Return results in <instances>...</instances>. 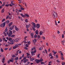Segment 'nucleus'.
Wrapping results in <instances>:
<instances>
[{"label":"nucleus","instance_id":"obj_57","mask_svg":"<svg viewBox=\"0 0 65 65\" xmlns=\"http://www.w3.org/2000/svg\"><path fill=\"white\" fill-rule=\"evenodd\" d=\"M15 36V35H12L11 36V37H14Z\"/></svg>","mask_w":65,"mask_h":65},{"label":"nucleus","instance_id":"obj_56","mask_svg":"<svg viewBox=\"0 0 65 65\" xmlns=\"http://www.w3.org/2000/svg\"><path fill=\"white\" fill-rule=\"evenodd\" d=\"M25 46H26V47H29V45H28L27 44H26V45H25Z\"/></svg>","mask_w":65,"mask_h":65},{"label":"nucleus","instance_id":"obj_10","mask_svg":"<svg viewBox=\"0 0 65 65\" xmlns=\"http://www.w3.org/2000/svg\"><path fill=\"white\" fill-rule=\"evenodd\" d=\"M14 60V58H12L10 60V61L11 62H13V61Z\"/></svg>","mask_w":65,"mask_h":65},{"label":"nucleus","instance_id":"obj_7","mask_svg":"<svg viewBox=\"0 0 65 65\" xmlns=\"http://www.w3.org/2000/svg\"><path fill=\"white\" fill-rule=\"evenodd\" d=\"M35 61H36L37 63H40V60L38 59H35Z\"/></svg>","mask_w":65,"mask_h":65},{"label":"nucleus","instance_id":"obj_19","mask_svg":"<svg viewBox=\"0 0 65 65\" xmlns=\"http://www.w3.org/2000/svg\"><path fill=\"white\" fill-rule=\"evenodd\" d=\"M8 31V29H7V27H6V29H5V32H6Z\"/></svg>","mask_w":65,"mask_h":65},{"label":"nucleus","instance_id":"obj_6","mask_svg":"<svg viewBox=\"0 0 65 65\" xmlns=\"http://www.w3.org/2000/svg\"><path fill=\"white\" fill-rule=\"evenodd\" d=\"M14 25H12V27H10L9 28L10 30H13V28H14Z\"/></svg>","mask_w":65,"mask_h":65},{"label":"nucleus","instance_id":"obj_35","mask_svg":"<svg viewBox=\"0 0 65 65\" xmlns=\"http://www.w3.org/2000/svg\"><path fill=\"white\" fill-rule=\"evenodd\" d=\"M3 34L5 35V36H6V35H7V34H6L5 32H3Z\"/></svg>","mask_w":65,"mask_h":65},{"label":"nucleus","instance_id":"obj_25","mask_svg":"<svg viewBox=\"0 0 65 65\" xmlns=\"http://www.w3.org/2000/svg\"><path fill=\"white\" fill-rule=\"evenodd\" d=\"M21 15L22 17H24V18H25V15H24L22 13H21Z\"/></svg>","mask_w":65,"mask_h":65},{"label":"nucleus","instance_id":"obj_11","mask_svg":"<svg viewBox=\"0 0 65 65\" xmlns=\"http://www.w3.org/2000/svg\"><path fill=\"white\" fill-rule=\"evenodd\" d=\"M29 17V15L27 14H24V17H28V18Z\"/></svg>","mask_w":65,"mask_h":65},{"label":"nucleus","instance_id":"obj_54","mask_svg":"<svg viewBox=\"0 0 65 65\" xmlns=\"http://www.w3.org/2000/svg\"><path fill=\"white\" fill-rule=\"evenodd\" d=\"M26 58H27V57H25L23 59V60H26Z\"/></svg>","mask_w":65,"mask_h":65},{"label":"nucleus","instance_id":"obj_48","mask_svg":"<svg viewBox=\"0 0 65 65\" xmlns=\"http://www.w3.org/2000/svg\"><path fill=\"white\" fill-rule=\"evenodd\" d=\"M9 18V16L8 15H7V17H6V19L7 20V19H8V18Z\"/></svg>","mask_w":65,"mask_h":65},{"label":"nucleus","instance_id":"obj_3","mask_svg":"<svg viewBox=\"0 0 65 65\" xmlns=\"http://www.w3.org/2000/svg\"><path fill=\"white\" fill-rule=\"evenodd\" d=\"M6 24V23L5 22H4L2 24H1V25H0V26L1 27H5V24Z\"/></svg>","mask_w":65,"mask_h":65},{"label":"nucleus","instance_id":"obj_53","mask_svg":"<svg viewBox=\"0 0 65 65\" xmlns=\"http://www.w3.org/2000/svg\"><path fill=\"white\" fill-rule=\"evenodd\" d=\"M5 3H3V4L2 5V6H4L5 5Z\"/></svg>","mask_w":65,"mask_h":65},{"label":"nucleus","instance_id":"obj_41","mask_svg":"<svg viewBox=\"0 0 65 65\" xmlns=\"http://www.w3.org/2000/svg\"><path fill=\"white\" fill-rule=\"evenodd\" d=\"M56 58H57V59H58V55H56Z\"/></svg>","mask_w":65,"mask_h":65},{"label":"nucleus","instance_id":"obj_16","mask_svg":"<svg viewBox=\"0 0 65 65\" xmlns=\"http://www.w3.org/2000/svg\"><path fill=\"white\" fill-rule=\"evenodd\" d=\"M32 38H33V35H34V34L33 33H31L30 34Z\"/></svg>","mask_w":65,"mask_h":65},{"label":"nucleus","instance_id":"obj_36","mask_svg":"<svg viewBox=\"0 0 65 65\" xmlns=\"http://www.w3.org/2000/svg\"><path fill=\"white\" fill-rule=\"evenodd\" d=\"M1 52H3L4 51V50H3V49H2V48H1Z\"/></svg>","mask_w":65,"mask_h":65},{"label":"nucleus","instance_id":"obj_43","mask_svg":"<svg viewBox=\"0 0 65 65\" xmlns=\"http://www.w3.org/2000/svg\"><path fill=\"white\" fill-rule=\"evenodd\" d=\"M55 25L56 26H57V21H55Z\"/></svg>","mask_w":65,"mask_h":65},{"label":"nucleus","instance_id":"obj_64","mask_svg":"<svg viewBox=\"0 0 65 65\" xmlns=\"http://www.w3.org/2000/svg\"><path fill=\"white\" fill-rule=\"evenodd\" d=\"M40 55V54H38L37 55L38 57H39V56Z\"/></svg>","mask_w":65,"mask_h":65},{"label":"nucleus","instance_id":"obj_22","mask_svg":"<svg viewBox=\"0 0 65 65\" xmlns=\"http://www.w3.org/2000/svg\"><path fill=\"white\" fill-rule=\"evenodd\" d=\"M52 53H50L48 55V56L50 58L51 57V56H52Z\"/></svg>","mask_w":65,"mask_h":65},{"label":"nucleus","instance_id":"obj_47","mask_svg":"<svg viewBox=\"0 0 65 65\" xmlns=\"http://www.w3.org/2000/svg\"><path fill=\"white\" fill-rule=\"evenodd\" d=\"M51 57H50V59H53V58H54V57H53V55H52Z\"/></svg>","mask_w":65,"mask_h":65},{"label":"nucleus","instance_id":"obj_49","mask_svg":"<svg viewBox=\"0 0 65 65\" xmlns=\"http://www.w3.org/2000/svg\"><path fill=\"white\" fill-rule=\"evenodd\" d=\"M61 42H62V43L63 42V43H64V42H65V40H63L61 41Z\"/></svg>","mask_w":65,"mask_h":65},{"label":"nucleus","instance_id":"obj_33","mask_svg":"<svg viewBox=\"0 0 65 65\" xmlns=\"http://www.w3.org/2000/svg\"><path fill=\"white\" fill-rule=\"evenodd\" d=\"M43 59H42V58H40V62H42V61H43Z\"/></svg>","mask_w":65,"mask_h":65},{"label":"nucleus","instance_id":"obj_44","mask_svg":"<svg viewBox=\"0 0 65 65\" xmlns=\"http://www.w3.org/2000/svg\"><path fill=\"white\" fill-rule=\"evenodd\" d=\"M21 10H24L25 9L23 7H21Z\"/></svg>","mask_w":65,"mask_h":65},{"label":"nucleus","instance_id":"obj_45","mask_svg":"<svg viewBox=\"0 0 65 65\" xmlns=\"http://www.w3.org/2000/svg\"><path fill=\"white\" fill-rule=\"evenodd\" d=\"M37 37H38V38H40V37H40V35H38L37 36Z\"/></svg>","mask_w":65,"mask_h":65},{"label":"nucleus","instance_id":"obj_29","mask_svg":"<svg viewBox=\"0 0 65 65\" xmlns=\"http://www.w3.org/2000/svg\"><path fill=\"white\" fill-rule=\"evenodd\" d=\"M27 37L26 36L24 38L25 39V41H26V40H27Z\"/></svg>","mask_w":65,"mask_h":65},{"label":"nucleus","instance_id":"obj_23","mask_svg":"<svg viewBox=\"0 0 65 65\" xmlns=\"http://www.w3.org/2000/svg\"><path fill=\"white\" fill-rule=\"evenodd\" d=\"M42 49H43V47H40L39 48V50L40 51H41Z\"/></svg>","mask_w":65,"mask_h":65},{"label":"nucleus","instance_id":"obj_17","mask_svg":"<svg viewBox=\"0 0 65 65\" xmlns=\"http://www.w3.org/2000/svg\"><path fill=\"white\" fill-rule=\"evenodd\" d=\"M9 41L11 42H13V40H12V39H11V38H10L9 39Z\"/></svg>","mask_w":65,"mask_h":65},{"label":"nucleus","instance_id":"obj_18","mask_svg":"<svg viewBox=\"0 0 65 65\" xmlns=\"http://www.w3.org/2000/svg\"><path fill=\"white\" fill-rule=\"evenodd\" d=\"M12 22H11L9 23V27H10L12 25Z\"/></svg>","mask_w":65,"mask_h":65},{"label":"nucleus","instance_id":"obj_63","mask_svg":"<svg viewBox=\"0 0 65 65\" xmlns=\"http://www.w3.org/2000/svg\"><path fill=\"white\" fill-rule=\"evenodd\" d=\"M18 11L19 12H21V11H22V10H18Z\"/></svg>","mask_w":65,"mask_h":65},{"label":"nucleus","instance_id":"obj_61","mask_svg":"<svg viewBox=\"0 0 65 65\" xmlns=\"http://www.w3.org/2000/svg\"><path fill=\"white\" fill-rule=\"evenodd\" d=\"M24 54H23L22 55V58H24Z\"/></svg>","mask_w":65,"mask_h":65},{"label":"nucleus","instance_id":"obj_13","mask_svg":"<svg viewBox=\"0 0 65 65\" xmlns=\"http://www.w3.org/2000/svg\"><path fill=\"white\" fill-rule=\"evenodd\" d=\"M36 26L37 28H39V27H40V25L39 24H36Z\"/></svg>","mask_w":65,"mask_h":65},{"label":"nucleus","instance_id":"obj_27","mask_svg":"<svg viewBox=\"0 0 65 65\" xmlns=\"http://www.w3.org/2000/svg\"><path fill=\"white\" fill-rule=\"evenodd\" d=\"M2 13H4V9H3L1 11Z\"/></svg>","mask_w":65,"mask_h":65},{"label":"nucleus","instance_id":"obj_26","mask_svg":"<svg viewBox=\"0 0 65 65\" xmlns=\"http://www.w3.org/2000/svg\"><path fill=\"white\" fill-rule=\"evenodd\" d=\"M12 57L13 58H15V57H16L17 56H15V55H13L12 56Z\"/></svg>","mask_w":65,"mask_h":65},{"label":"nucleus","instance_id":"obj_4","mask_svg":"<svg viewBox=\"0 0 65 65\" xmlns=\"http://www.w3.org/2000/svg\"><path fill=\"white\" fill-rule=\"evenodd\" d=\"M53 16L54 17H57V13L55 11H53Z\"/></svg>","mask_w":65,"mask_h":65},{"label":"nucleus","instance_id":"obj_39","mask_svg":"<svg viewBox=\"0 0 65 65\" xmlns=\"http://www.w3.org/2000/svg\"><path fill=\"white\" fill-rule=\"evenodd\" d=\"M34 60V58H32L30 60H31V61H33V60Z\"/></svg>","mask_w":65,"mask_h":65},{"label":"nucleus","instance_id":"obj_59","mask_svg":"<svg viewBox=\"0 0 65 65\" xmlns=\"http://www.w3.org/2000/svg\"><path fill=\"white\" fill-rule=\"evenodd\" d=\"M45 53H46V54H47V51L46 49H45Z\"/></svg>","mask_w":65,"mask_h":65},{"label":"nucleus","instance_id":"obj_34","mask_svg":"<svg viewBox=\"0 0 65 65\" xmlns=\"http://www.w3.org/2000/svg\"><path fill=\"white\" fill-rule=\"evenodd\" d=\"M62 64V65H65V62H62L61 63Z\"/></svg>","mask_w":65,"mask_h":65},{"label":"nucleus","instance_id":"obj_21","mask_svg":"<svg viewBox=\"0 0 65 65\" xmlns=\"http://www.w3.org/2000/svg\"><path fill=\"white\" fill-rule=\"evenodd\" d=\"M15 30H16V31H18V30H19V28H18V27H17L16 26L15 27Z\"/></svg>","mask_w":65,"mask_h":65},{"label":"nucleus","instance_id":"obj_40","mask_svg":"<svg viewBox=\"0 0 65 65\" xmlns=\"http://www.w3.org/2000/svg\"><path fill=\"white\" fill-rule=\"evenodd\" d=\"M37 35L35 34L34 36V38H37Z\"/></svg>","mask_w":65,"mask_h":65},{"label":"nucleus","instance_id":"obj_15","mask_svg":"<svg viewBox=\"0 0 65 65\" xmlns=\"http://www.w3.org/2000/svg\"><path fill=\"white\" fill-rule=\"evenodd\" d=\"M43 34V31H41L39 32V34L40 35H42Z\"/></svg>","mask_w":65,"mask_h":65},{"label":"nucleus","instance_id":"obj_1","mask_svg":"<svg viewBox=\"0 0 65 65\" xmlns=\"http://www.w3.org/2000/svg\"><path fill=\"white\" fill-rule=\"evenodd\" d=\"M36 52V47H34L33 48H32L31 50V56L35 55V53Z\"/></svg>","mask_w":65,"mask_h":65},{"label":"nucleus","instance_id":"obj_42","mask_svg":"<svg viewBox=\"0 0 65 65\" xmlns=\"http://www.w3.org/2000/svg\"><path fill=\"white\" fill-rule=\"evenodd\" d=\"M9 33H11V34H12V31H11L10 30H9Z\"/></svg>","mask_w":65,"mask_h":65},{"label":"nucleus","instance_id":"obj_31","mask_svg":"<svg viewBox=\"0 0 65 65\" xmlns=\"http://www.w3.org/2000/svg\"><path fill=\"white\" fill-rule=\"evenodd\" d=\"M25 22L26 23H28V19H26L25 20Z\"/></svg>","mask_w":65,"mask_h":65},{"label":"nucleus","instance_id":"obj_50","mask_svg":"<svg viewBox=\"0 0 65 65\" xmlns=\"http://www.w3.org/2000/svg\"><path fill=\"white\" fill-rule=\"evenodd\" d=\"M24 49H25V50H28V48H27V47H24Z\"/></svg>","mask_w":65,"mask_h":65},{"label":"nucleus","instance_id":"obj_62","mask_svg":"<svg viewBox=\"0 0 65 65\" xmlns=\"http://www.w3.org/2000/svg\"><path fill=\"white\" fill-rule=\"evenodd\" d=\"M23 42H24V43H25V44H26V43H27V42H26V41H24Z\"/></svg>","mask_w":65,"mask_h":65},{"label":"nucleus","instance_id":"obj_55","mask_svg":"<svg viewBox=\"0 0 65 65\" xmlns=\"http://www.w3.org/2000/svg\"><path fill=\"white\" fill-rule=\"evenodd\" d=\"M32 28L33 29V30H34L35 31V28L36 27H32Z\"/></svg>","mask_w":65,"mask_h":65},{"label":"nucleus","instance_id":"obj_24","mask_svg":"<svg viewBox=\"0 0 65 65\" xmlns=\"http://www.w3.org/2000/svg\"><path fill=\"white\" fill-rule=\"evenodd\" d=\"M13 1H11V4H12V5H14V4H13Z\"/></svg>","mask_w":65,"mask_h":65},{"label":"nucleus","instance_id":"obj_8","mask_svg":"<svg viewBox=\"0 0 65 65\" xmlns=\"http://www.w3.org/2000/svg\"><path fill=\"white\" fill-rule=\"evenodd\" d=\"M52 53L53 54V56H55L56 55V54H57V52H55L54 50H53L52 51Z\"/></svg>","mask_w":65,"mask_h":65},{"label":"nucleus","instance_id":"obj_52","mask_svg":"<svg viewBox=\"0 0 65 65\" xmlns=\"http://www.w3.org/2000/svg\"><path fill=\"white\" fill-rule=\"evenodd\" d=\"M41 64H45V63L43 62H41Z\"/></svg>","mask_w":65,"mask_h":65},{"label":"nucleus","instance_id":"obj_30","mask_svg":"<svg viewBox=\"0 0 65 65\" xmlns=\"http://www.w3.org/2000/svg\"><path fill=\"white\" fill-rule=\"evenodd\" d=\"M19 59V57H16L15 58V60H17Z\"/></svg>","mask_w":65,"mask_h":65},{"label":"nucleus","instance_id":"obj_2","mask_svg":"<svg viewBox=\"0 0 65 65\" xmlns=\"http://www.w3.org/2000/svg\"><path fill=\"white\" fill-rule=\"evenodd\" d=\"M21 45V44L17 43V44H16L14 46H13V49H15L17 47H18V46H20V45Z\"/></svg>","mask_w":65,"mask_h":65},{"label":"nucleus","instance_id":"obj_28","mask_svg":"<svg viewBox=\"0 0 65 65\" xmlns=\"http://www.w3.org/2000/svg\"><path fill=\"white\" fill-rule=\"evenodd\" d=\"M36 34H38V30H37L36 32Z\"/></svg>","mask_w":65,"mask_h":65},{"label":"nucleus","instance_id":"obj_46","mask_svg":"<svg viewBox=\"0 0 65 65\" xmlns=\"http://www.w3.org/2000/svg\"><path fill=\"white\" fill-rule=\"evenodd\" d=\"M26 54L27 55V56H30V54H29L28 53H27Z\"/></svg>","mask_w":65,"mask_h":65},{"label":"nucleus","instance_id":"obj_51","mask_svg":"<svg viewBox=\"0 0 65 65\" xmlns=\"http://www.w3.org/2000/svg\"><path fill=\"white\" fill-rule=\"evenodd\" d=\"M9 4H6L5 5L6 6V7H8V6H9Z\"/></svg>","mask_w":65,"mask_h":65},{"label":"nucleus","instance_id":"obj_60","mask_svg":"<svg viewBox=\"0 0 65 65\" xmlns=\"http://www.w3.org/2000/svg\"><path fill=\"white\" fill-rule=\"evenodd\" d=\"M5 21V19H3L2 20V22H3L4 21Z\"/></svg>","mask_w":65,"mask_h":65},{"label":"nucleus","instance_id":"obj_20","mask_svg":"<svg viewBox=\"0 0 65 65\" xmlns=\"http://www.w3.org/2000/svg\"><path fill=\"white\" fill-rule=\"evenodd\" d=\"M36 41H37V39H34L33 40V42H36Z\"/></svg>","mask_w":65,"mask_h":65},{"label":"nucleus","instance_id":"obj_58","mask_svg":"<svg viewBox=\"0 0 65 65\" xmlns=\"http://www.w3.org/2000/svg\"><path fill=\"white\" fill-rule=\"evenodd\" d=\"M61 59L62 60H64V58L62 56L61 57Z\"/></svg>","mask_w":65,"mask_h":65},{"label":"nucleus","instance_id":"obj_5","mask_svg":"<svg viewBox=\"0 0 65 65\" xmlns=\"http://www.w3.org/2000/svg\"><path fill=\"white\" fill-rule=\"evenodd\" d=\"M32 27L36 28V25L35 23L32 22Z\"/></svg>","mask_w":65,"mask_h":65},{"label":"nucleus","instance_id":"obj_14","mask_svg":"<svg viewBox=\"0 0 65 65\" xmlns=\"http://www.w3.org/2000/svg\"><path fill=\"white\" fill-rule=\"evenodd\" d=\"M5 57H4L3 58V60H2V62L3 63H5V61L4 60H5Z\"/></svg>","mask_w":65,"mask_h":65},{"label":"nucleus","instance_id":"obj_9","mask_svg":"<svg viewBox=\"0 0 65 65\" xmlns=\"http://www.w3.org/2000/svg\"><path fill=\"white\" fill-rule=\"evenodd\" d=\"M19 41L20 39L18 38H16L15 39V41L16 42H19Z\"/></svg>","mask_w":65,"mask_h":65},{"label":"nucleus","instance_id":"obj_38","mask_svg":"<svg viewBox=\"0 0 65 65\" xmlns=\"http://www.w3.org/2000/svg\"><path fill=\"white\" fill-rule=\"evenodd\" d=\"M12 34H11V33H9V36H11Z\"/></svg>","mask_w":65,"mask_h":65},{"label":"nucleus","instance_id":"obj_32","mask_svg":"<svg viewBox=\"0 0 65 65\" xmlns=\"http://www.w3.org/2000/svg\"><path fill=\"white\" fill-rule=\"evenodd\" d=\"M9 20H7L6 21V23L7 24H8L9 23Z\"/></svg>","mask_w":65,"mask_h":65},{"label":"nucleus","instance_id":"obj_37","mask_svg":"<svg viewBox=\"0 0 65 65\" xmlns=\"http://www.w3.org/2000/svg\"><path fill=\"white\" fill-rule=\"evenodd\" d=\"M27 43H28V45H30V44H31V42H30V41H29Z\"/></svg>","mask_w":65,"mask_h":65},{"label":"nucleus","instance_id":"obj_12","mask_svg":"<svg viewBox=\"0 0 65 65\" xmlns=\"http://www.w3.org/2000/svg\"><path fill=\"white\" fill-rule=\"evenodd\" d=\"M29 61V59H25L24 61V62L25 63L26 62H27V61Z\"/></svg>","mask_w":65,"mask_h":65}]
</instances>
